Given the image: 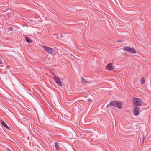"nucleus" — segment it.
Segmentation results:
<instances>
[{
	"mask_svg": "<svg viewBox=\"0 0 151 151\" xmlns=\"http://www.w3.org/2000/svg\"><path fill=\"white\" fill-rule=\"evenodd\" d=\"M81 80L82 81V82L84 83H86L87 82V81L86 80H85L83 78V77H81Z\"/></svg>",
	"mask_w": 151,
	"mask_h": 151,
	"instance_id": "nucleus-10",
	"label": "nucleus"
},
{
	"mask_svg": "<svg viewBox=\"0 0 151 151\" xmlns=\"http://www.w3.org/2000/svg\"><path fill=\"white\" fill-rule=\"evenodd\" d=\"M25 39L29 43H30L32 42V41L31 40L30 38L27 37H25Z\"/></svg>",
	"mask_w": 151,
	"mask_h": 151,
	"instance_id": "nucleus-8",
	"label": "nucleus"
},
{
	"mask_svg": "<svg viewBox=\"0 0 151 151\" xmlns=\"http://www.w3.org/2000/svg\"><path fill=\"white\" fill-rule=\"evenodd\" d=\"M54 78L55 79V81L56 83L59 86H62V84L60 80L57 76H54Z\"/></svg>",
	"mask_w": 151,
	"mask_h": 151,
	"instance_id": "nucleus-6",
	"label": "nucleus"
},
{
	"mask_svg": "<svg viewBox=\"0 0 151 151\" xmlns=\"http://www.w3.org/2000/svg\"><path fill=\"white\" fill-rule=\"evenodd\" d=\"M1 124L4 126L5 124V123L4 122H3V121H1Z\"/></svg>",
	"mask_w": 151,
	"mask_h": 151,
	"instance_id": "nucleus-13",
	"label": "nucleus"
},
{
	"mask_svg": "<svg viewBox=\"0 0 151 151\" xmlns=\"http://www.w3.org/2000/svg\"><path fill=\"white\" fill-rule=\"evenodd\" d=\"M44 50L47 52L52 54L54 51V49L51 48H43Z\"/></svg>",
	"mask_w": 151,
	"mask_h": 151,
	"instance_id": "nucleus-4",
	"label": "nucleus"
},
{
	"mask_svg": "<svg viewBox=\"0 0 151 151\" xmlns=\"http://www.w3.org/2000/svg\"><path fill=\"white\" fill-rule=\"evenodd\" d=\"M122 85H123L124 84L123 83V82L122 81Z\"/></svg>",
	"mask_w": 151,
	"mask_h": 151,
	"instance_id": "nucleus-18",
	"label": "nucleus"
},
{
	"mask_svg": "<svg viewBox=\"0 0 151 151\" xmlns=\"http://www.w3.org/2000/svg\"><path fill=\"white\" fill-rule=\"evenodd\" d=\"M90 102L92 101V100H89Z\"/></svg>",
	"mask_w": 151,
	"mask_h": 151,
	"instance_id": "nucleus-19",
	"label": "nucleus"
},
{
	"mask_svg": "<svg viewBox=\"0 0 151 151\" xmlns=\"http://www.w3.org/2000/svg\"><path fill=\"white\" fill-rule=\"evenodd\" d=\"M121 41V40H119L118 41V42H120Z\"/></svg>",
	"mask_w": 151,
	"mask_h": 151,
	"instance_id": "nucleus-17",
	"label": "nucleus"
},
{
	"mask_svg": "<svg viewBox=\"0 0 151 151\" xmlns=\"http://www.w3.org/2000/svg\"><path fill=\"white\" fill-rule=\"evenodd\" d=\"M139 112V107H136L134 110V113L135 115H138Z\"/></svg>",
	"mask_w": 151,
	"mask_h": 151,
	"instance_id": "nucleus-7",
	"label": "nucleus"
},
{
	"mask_svg": "<svg viewBox=\"0 0 151 151\" xmlns=\"http://www.w3.org/2000/svg\"><path fill=\"white\" fill-rule=\"evenodd\" d=\"M43 47H45V46H44Z\"/></svg>",
	"mask_w": 151,
	"mask_h": 151,
	"instance_id": "nucleus-20",
	"label": "nucleus"
},
{
	"mask_svg": "<svg viewBox=\"0 0 151 151\" xmlns=\"http://www.w3.org/2000/svg\"><path fill=\"white\" fill-rule=\"evenodd\" d=\"M2 62L1 60L0 59V64H2Z\"/></svg>",
	"mask_w": 151,
	"mask_h": 151,
	"instance_id": "nucleus-16",
	"label": "nucleus"
},
{
	"mask_svg": "<svg viewBox=\"0 0 151 151\" xmlns=\"http://www.w3.org/2000/svg\"><path fill=\"white\" fill-rule=\"evenodd\" d=\"M114 67L113 64L109 63L107 65L106 69L108 70H111L114 69Z\"/></svg>",
	"mask_w": 151,
	"mask_h": 151,
	"instance_id": "nucleus-5",
	"label": "nucleus"
},
{
	"mask_svg": "<svg viewBox=\"0 0 151 151\" xmlns=\"http://www.w3.org/2000/svg\"><path fill=\"white\" fill-rule=\"evenodd\" d=\"M145 139V137H143V142H144Z\"/></svg>",
	"mask_w": 151,
	"mask_h": 151,
	"instance_id": "nucleus-15",
	"label": "nucleus"
},
{
	"mask_svg": "<svg viewBox=\"0 0 151 151\" xmlns=\"http://www.w3.org/2000/svg\"><path fill=\"white\" fill-rule=\"evenodd\" d=\"M4 127H6V128L8 129H9L10 128H9V127L6 124H5L4 125Z\"/></svg>",
	"mask_w": 151,
	"mask_h": 151,
	"instance_id": "nucleus-12",
	"label": "nucleus"
},
{
	"mask_svg": "<svg viewBox=\"0 0 151 151\" xmlns=\"http://www.w3.org/2000/svg\"><path fill=\"white\" fill-rule=\"evenodd\" d=\"M124 50L126 51L132 53H136L137 56H139L140 55V54L134 48H125Z\"/></svg>",
	"mask_w": 151,
	"mask_h": 151,
	"instance_id": "nucleus-3",
	"label": "nucleus"
},
{
	"mask_svg": "<svg viewBox=\"0 0 151 151\" xmlns=\"http://www.w3.org/2000/svg\"><path fill=\"white\" fill-rule=\"evenodd\" d=\"M132 102L134 105L138 106H141L142 105L141 100L139 98H133Z\"/></svg>",
	"mask_w": 151,
	"mask_h": 151,
	"instance_id": "nucleus-2",
	"label": "nucleus"
},
{
	"mask_svg": "<svg viewBox=\"0 0 151 151\" xmlns=\"http://www.w3.org/2000/svg\"><path fill=\"white\" fill-rule=\"evenodd\" d=\"M4 73H6V72H4Z\"/></svg>",
	"mask_w": 151,
	"mask_h": 151,
	"instance_id": "nucleus-21",
	"label": "nucleus"
},
{
	"mask_svg": "<svg viewBox=\"0 0 151 151\" xmlns=\"http://www.w3.org/2000/svg\"><path fill=\"white\" fill-rule=\"evenodd\" d=\"M140 82L142 84H144L145 83V78L144 77H142L141 78Z\"/></svg>",
	"mask_w": 151,
	"mask_h": 151,
	"instance_id": "nucleus-9",
	"label": "nucleus"
},
{
	"mask_svg": "<svg viewBox=\"0 0 151 151\" xmlns=\"http://www.w3.org/2000/svg\"><path fill=\"white\" fill-rule=\"evenodd\" d=\"M59 145L57 143H56L55 144V147H56V150H58L59 149Z\"/></svg>",
	"mask_w": 151,
	"mask_h": 151,
	"instance_id": "nucleus-11",
	"label": "nucleus"
},
{
	"mask_svg": "<svg viewBox=\"0 0 151 151\" xmlns=\"http://www.w3.org/2000/svg\"><path fill=\"white\" fill-rule=\"evenodd\" d=\"M110 105L114 107H117L119 109H121L122 107V103L118 101H113L111 102Z\"/></svg>",
	"mask_w": 151,
	"mask_h": 151,
	"instance_id": "nucleus-1",
	"label": "nucleus"
},
{
	"mask_svg": "<svg viewBox=\"0 0 151 151\" xmlns=\"http://www.w3.org/2000/svg\"><path fill=\"white\" fill-rule=\"evenodd\" d=\"M9 30H10V31L12 30H13V29H12V28H10L9 29Z\"/></svg>",
	"mask_w": 151,
	"mask_h": 151,
	"instance_id": "nucleus-14",
	"label": "nucleus"
}]
</instances>
